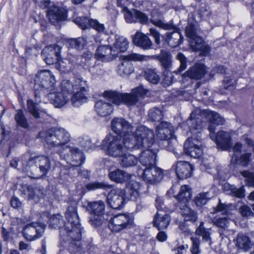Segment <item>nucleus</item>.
Masks as SVG:
<instances>
[{
	"label": "nucleus",
	"mask_w": 254,
	"mask_h": 254,
	"mask_svg": "<svg viewBox=\"0 0 254 254\" xmlns=\"http://www.w3.org/2000/svg\"><path fill=\"white\" fill-rule=\"evenodd\" d=\"M113 133H109L105 137L104 143H117L123 138V143H127L133 139L137 143H153L154 133L153 130L143 126L136 129L135 133L131 132L132 126L127 121L121 118H115L111 122Z\"/></svg>",
	"instance_id": "f257e3e1"
},
{
	"label": "nucleus",
	"mask_w": 254,
	"mask_h": 254,
	"mask_svg": "<svg viewBox=\"0 0 254 254\" xmlns=\"http://www.w3.org/2000/svg\"><path fill=\"white\" fill-rule=\"evenodd\" d=\"M66 217L67 222L65 227L60 231L61 239L66 243L67 250L71 254H81L80 224L74 208H69Z\"/></svg>",
	"instance_id": "f03ea898"
},
{
	"label": "nucleus",
	"mask_w": 254,
	"mask_h": 254,
	"mask_svg": "<svg viewBox=\"0 0 254 254\" xmlns=\"http://www.w3.org/2000/svg\"><path fill=\"white\" fill-rule=\"evenodd\" d=\"M21 162L26 171H31L33 179H40L47 174L51 168L49 159L45 156L30 157L25 154L21 157Z\"/></svg>",
	"instance_id": "7ed1b4c3"
},
{
	"label": "nucleus",
	"mask_w": 254,
	"mask_h": 254,
	"mask_svg": "<svg viewBox=\"0 0 254 254\" xmlns=\"http://www.w3.org/2000/svg\"><path fill=\"white\" fill-rule=\"evenodd\" d=\"M147 92L146 89L140 86L133 89L130 93H121L116 91L106 90L103 93V96L114 104L119 105L123 103L130 106L136 105L139 98L142 97Z\"/></svg>",
	"instance_id": "20e7f679"
},
{
	"label": "nucleus",
	"mask_w": 254,
	"mask_h": 254,
	"mask_svg": "<svg viewBox=\"0 0 254 254\" xmlns=\"http://www.w3.org/2000/svg\"><path fill=\"white\" fill-rule=\"evenodd\" d=\"M41 138L42 141L46 143H68L70 141L69 133L63 128L52 127L47 131H40L37 136Z\"/></svg>",
	"instance_id": "39448f33"
},
{
	"label": "nucleus",
	"mask_w": 254,
	"mask_h": 254,
	"mask_svg": "<svg viewBox=\"0 0 254 254\" xmlns=\"http://www.w3.org/2000/svg\"><path fill=\"white\" fill-rule=\"evenodd\" d=\"M55 84V77L49 70H40L35 75L34 86L35 90L51 91Z\"/></svg>",
	"instance_id": "423d86ee"
},
{
	"label": "nucleus",
	"mask_w": 254,
	"mask_h": 254,
	"mask_svg": "<svg viewBox=\"0 0 254 254\" xmlns=\"http://www.w3.org/2000/svg\"><path fill=\"white\" fill-rule=\"evenodd\" d=\"M149 58L146 56L138 54L132 53L126 56L123 61L118 65L117 72L121 76L128 75L134 70V67L130 61H143Z\"/></svg>",
	"instance_id": "0eeeda50"
},
{
	"label": "nucleus",
	"mask_w": 254,
	"mask_h": 254,
	"mask_svg": "<svg viewBox=\"0 0 254 254\" xmlns=\"http://www.w3.org/2000/svg\"><path fill=\"white\" fill-rule=\"evenodd\" d=\"M138 175L148 183L154 184L159 183L164 177L163 171L155 165L137 171Z\"/></svg>",
	"instance_id": "6e6552de"
},
{
	"label": "nucleus",
	"mask_w": 254,
	"mask_h": 254,
	"mask_svg": "<svg viewBox=\"0 0 254 254\" xmlns=\"http://www.w3.org/2000/svg\"><path fill=\"white\" fill-rule=\"evenodd\" d=\"M74 90H79L72 95L71 103L74 107H79L82 103L87 101L83 92H86L89 90V86L87 81L83 79L82 77L76 78L73 85Z\"/></svg>",
	"instance_id": "1a4fd4ad"
},
{
	"label": "nucleus",
	"mask_w": 254,
	"mask_h": 254,
	"mask_svg": "<svg viewBox=\"0 0 254 254\" xmlns=\"http://www.w3.org/2000/svg\"><path fill=\"white\" fill-rule=\"evenodd\" d=\"M126 191L123 189L116 188L111 189L108 194L107 201L113 209L122 208L126 202Z\"/></svg>",
	"instance_id": "9d476101"
},
{
	"label": "nucleus",
	"mask_w": 254,
	"mask_h": 254,
	"mask_svg": "<svg viewBox=\"0 0 254 254\" xmlns=\"http://www.w3.org/2000/svg\"><path fill=\"white\" fill-rule=\"evenodd\" d=\"M132 223V220L127 215L119 214L111 219L108 227L112 231L118 232L130 228Z\"/></svg>",
	"instance_id": "9b49d317"
},
{
	"label": "nucleus",
	"mask_w": 254,
	"mask_h": 254,
	"mask_svg": "<svg viewBox=\"0 0 254 254\" xmlns=\"http://www.w3.org/2000/svg\"><path fill=\"white\" fill-rule=\"evenodd\" d=\"M46 225L41 223H32L26 225L23 229L24 238L28 241H32L40 238L44 232Z\"/></svg>",
	"instance_id": "f8f14e48"
},
{
	"label": "nucleus",
	"mask_w": 254,
	"mask_h": 254,
	"mask_svg": "<svg viewBox=\"0 0 254 254\" xmlns=\"http://www.w3.org/2000/svg\"><path fill=\"white\" fill-rule=\"evenodd\" d=\"M62 47L57 44L45 47L42 51V56L47 64L56 63L61 59Z\"/></svg>",
	"instance_id": "ddd939ff"
},
{
	"label": "nucleus",
	"mask_w": 254,
	"mask_h": 254,
	"mask_svg": "<svg viewBox=\"0 0 254 254\" xmlns=\"http://www.w3.org/2000/svg\"><path fill=\"white\" fill-rule=\"evenodd\" d=\"M186 33L187 37L189 39L190 46L193 50H198L202 48L203 40L199 36L198 28L195 25L190 23L186 27Z\"/></svg>",
	"instance_id": "4468645a"
},
{
	"label": "nucleus",
	"mask_w": 254,
	"mask_h": 254,
	"mask_svg": "<svg viewBox=\"0 0 254 254\" xmlns=\"http://www.w3.org/2000/svg\"><path fill=\"white\" fill-rule=\"evenodd\" d=\"M47 16L52 24L57 25L65 20L67 11L64 8L53 5L47 10Z\"/></svg>",
	"instance_id": "2eb2a0df"
},
{
	"label": "nucleus",
	"mask_w": 254,
	"mask_h": 254,
	"mask_svg": "<svg viewBox=\"0 0 254 254\" xmlns=\"http://www.w3.org/2000/svg\"><path fill=\"white\" fill-rule=\"evenodd\" d=\"M118 55L117 51L109 45H101L98 47L95 54L97 61L109 62L113 60Z\"/></svg>",
	"instance_id": "dca6fc26"
},
{
	"label": "nucleus",
	"mask_w": 254,
	"mask_h": 254,
	"mask_svg": "<svg viewBox=\"0 0 254 254\" xmlns=\"http://www.w3.org/2000/svg\"><path fill=\"white\" fill-rule=\"evenodd\" d=\"M157 136L161 140H170V142L175 139L174 136L173 127L172 125L167 122H161L156 127Z\"/></svg>",
	"instance_id": "f3484780"
},
{
	"label": "nucleus",
	"mask_w": 254,
	"mask_h": 254,
	"mask_svg": "<svg viewBox=\"0 0 254 254\" xmlns=\"http://www.w3.org/2000/svg\"><path fill=\"white\" fill-rule=\"evenodd\" d=\"M153 144H151V145L148 146V149L143 150L140 156V163L145 168L155 165L158 149L155 148V146L153 145Z\"/></svg>",
	"instance_id": "a211bd4d"
},
{
	"label": "nucleus",
	"mask_w": 254,
	"mask_h": 254,
	"mask_svg": "<svg viewBox=\"0 0 254 254\" xmlns=\"http://www.w3.org/2000/svg\"><path fill=\"white\" fill-rule=\"evenodd\" d=\"M73 21L82 29L91 27L99 32H103L105 29L104 24L99 23L96 20L89 19L87 17H77Z\"/></svg>",
	"instance_id": "6ab92c4d"
},
{
	"label": "nucleus",
	"mask_w": 254,
	"mask_h": 254,
	"mask_svg": "<svg viewBox=\"0 0 254 254\" xmlns=\"http://www.w3.org/2000/svg\"><path fill=\"white\" fill-rule=\"evenodd\" d=\"M132 41L134 45L140 48L146 50L153 48V44L147 35L140 32H136L132 38Z\"/></svg>",
	"instance_id": "aec40b11"
},
{
	"label": "nucleus",
	"mask_w": 254,
	"mask_h": 254,
	"mask_svg": "<svg viewBox=\"0 0 254 254\" xmlns=\"http://www.w3.org/2000/svg\"><path fill=\"white\" fill-rule=\"evenodd\" d=\"M175 170L180 179H184L191 176L193 170L192 165L186 161H178L175 166Z\"/></svg>",
	"instance_id": "412c9836"
},
{
	"label": "nucleus",
	"mask_w": 254,
	"mask_h": 254,
	"mask_svg": "<svg viewBox=\"0 0 254 254\" xmlns=\"http://www.w3.org/2000/svg\"><path fill=\"white\" fill-rule=\"evenodd\" d=\"M211 221L213 225L218 229V232L221 239L227 237L228 235V219L226 217H215Z\"/></svg>",
	"instance_id": "4be33fe9"
},
{
	"label": "nucleus",
	"mask_w": 254,
	"mask_h": 254,
	"mask_svg": "<svg viewBox=\"0 0 254 254\" xmlns=\"http://www.w3.org/2000/svg\"><path fill=\"white\" fill-rule=\"evenodd\" d=\"M167 212L164 211L157 212L154 216L153 225L159 230L167 228L170 224L171 218Z\"/></svg>",
	"instance_id": "5701e85b"
},
{
	"label": "nucleus",
	"mask_w": 254,
	"mask_h": 254,
	"mask_svg": "<svg viewBox=\"0 0 254 254\" xmlns=\"http://www.w3.org/2000/svg\"><path fill=\"white\" fill-rule=\"evenodd\" d=\"M204 65L200 64H196L183 74V76L188 77L193 79H200L206 74Z\"/></svg>",
	"instance_id": "b1692460"
},
{
	"label": "nucleus",
	"mask_w": 254,
	"mask_h": 254,
	"mask_svg": "<svg viewBox=\"0 0 254 254\" xmlns=\"http://www.w3.org/2000/svg\"><path fill=\"white\" fill-rule=\"evenodd\" d=\"M48 97L51 103L53 104L56 108H61L65 105L68 101L69 99V96L65 95V93L51 92L48 94Z\"/></svg>",
	"instance_id": "393cba45"
},
{
	"label": "nucleus",
	"mask_w": 254,
	"mask_h": 254,
	"mask_svg": "<svg viewBox=\"0 0 254 254\" xmlns=\"http://www.w3.org/2000/svg\"><path fill=\"white\" fill-rule=\"evenodd\" d=\"M208 116L210 117V124L208 127L210 137L213 139L214 131L216 130V125H221L225 123V120L217 112L210 111Z\"/></svg>",
	"instance_id": "a878e982"
},
{
	"label": "nucleus",
	"mask_w": 254,
	"mask_h": 254,
	"mask_svg": "<svg viewBox=\"0 0 254 254\" xmlns=\"http://www.w3.org/2000/svg\"><path fill=\"white\" fill-rule=\"evenodd\" d=\"M65 149H68L71 153V163L73 166L78 167L84 162L85 157L82 151L77 148L65 146Z\"/></svg>",
	"instance_id": "bb28decb"
},
{
	"label": "nucleus",
	"mask_w": 254,
	"mask_h": 254,
	"mask_svg": "<svg viewBox=\"0 0 254 254\" xmlns=\"http://www.w3.org/2000/svg\"><path fill=\"white\" fill-rule=\"evenodd\" d=\"M70 207H73L74 209L75 213L76 215L77 214L76 212V208L74 206H69L67 211L65 212V218H66V221L64 222L63 220L62 216L60 214H57L55 215H54L52 216L50 219L49 221V227H50L52 228H55V229H60V231L64 228L66 222H67L66 214L67 212L69 211V208Z\"/></svg>",
	"instance_id": "cd10ccee"
},
{
	"label": "nucleus",
	"mask_w": 254,
	"mask_h": 254,
	"mask_svg": "<svg viewBox=\"0 0 254 254\" xmlns=\"http://www.w3.org/2000/svg\"><path fill=\"white\" fill-rule=\"evenodd\" d=\"M192 197V190L189 185L181 186L179 193L175 198L180 203V205L186 204Z\"/></svg>",
	"instance_id": "c85d7f7f"
},
{
	"label": "nucleus",
	"mask_w": 254,
	"mask_h": 254,
	"mask_svg": "<svg viewBox=\"0 0 254 254\" xmlns=\"http://www.w3.org/2000/svg\"><path fill=\"white\" fill-rule=\"evenodd\" d=\"M180 213L184 218L185 222H190L191 223L196 222L198 219L196 211L188 207L186 204L179 206Z\"/></svg>",
	"instance_id": "c756f323"
},
{
	"label": "nucleus",
	"mask_w": 254,
	"mask_h": 254,
	"mask_svg": "<svg viewBox=\"0 0 254 254\" xmlns=\"http://www.w3.org/2000/svg\"><path fill=\"white\" fill-rule=\"evenodd\" d=\"M101 149L105 150L106 154L118 157L124 154V147L122 144H103Z\"/></svg>",
	"instance_id": "7c9ffc66"
},
{
	"label": "nucleus",
	"mask_w": 254,
	"mask_h": 254,
	"mask_svg": "<svg viewBox=\"0 0 254 254\" xmlns=\"http://www.w3.org/2000/svg\"><path fill=\"white\" fill-rule=\"evenodd\" d=\"M95 109L97 114L102 117H106L113 111L112 105L102 100L96 102Z\"/></svg>",
	"instance_id": "2f4dec72"
},
{
	"label": "nucleus",
	"mask_w": 254,
	"mask_h": 254,
	"mask_svg": "<svg viewBox=\"0 0 254 254\" xmlns=\"http://www.w3.org/2000/svg\"><path fill=\"white\" fill-rule=\"evenodd\" d=\"M108 176L111 181L119 184L125 183L130 178L129 174L120 169H117L110 172L108 174Z\"/></svg>",
	"instance_id": "473e14b6"
},
{
	"label": "nucleus",
	"mask_w": 254,
	"mask_h": 254,
	"mask_svg": "<svg viewBox=\"0 0 254 254\" xmlns=\"http://www.w3.org/2000/svg\"><path fill=\"white\" fill-rule=\"evenodd\" d=\"M165 39L168 45L171 48H176L183 43V37L178 31L167 33Z\"/></svg>",
	"instance_id": "72a5a7b5"
},
{
	"label": "nucleus",
	"mask_w": 254,
	"mask_h": 254,
	"mask_svg": "<svg viewBox=\"0 0 254 254\" xmlns=\"http://www.w3.org/2000/svg\"><path fill=\"white\" fill-rule=\"evenodd\" d=\"M105 204L102 200L88 202L86 206L87 210L93 214H104Z\"/></svg>",
	"instance_id": "f704fd0d"
},
{
	"label": "nucleus",
	"mask_w": 254,
	"mask_h": 254,
	"mask_svg": "<svg viewBox=\"0 0 254 254\" xmlns=\"http://www.w3.org/2000/svg\"><path fill=\"white\" fill-rule=\"evenodd\" d=\"M155 56L163 68L168 70L172 67V56L169 52L162 50L160 54Z\"/></svg>",
	"instance_id": "c9c22d12"
},
{
	"label": "nucleus",
	"mask_w": 254,
	"mask_h": 254,
	"mask_svg": "<svg viewBox=\"0 0 254 254\" xmlns=\"http://www.w3.org/2000/svg\"><path fill=\"white\" fill-rule=\"evenodd\" d=\"M88 70L93 78H100L105 74L106 68L100 61L97 60L93 65L89 66Z\"/></svg>",
	"instance_id": "e433bc0d"
},
{
	"label": "nucleus",
	"mask_w": 254,
	"mask_h": 254,
	"mask_svg": "<svg viewBox=\"0 0 254 254\" xmlns=\"http://www.w3.org/2000/svg\"><path fill=\"white\" fill-rule=\"evenodd\" d=\"M253 243L247 236L239 233L236 239V246L244 251H247L253 246Z\"/></svg>",
	"instance_id": "4c0bfd02"
},
{
	"label": "nucleus",
	"mask_w": 254,
	"mask_h": 254,
	"mask_svg": "<svg viewBox=\"0 0 254 254\" xmlns=\"http://www.w3.org/2000/svg\"><path fill=\"white\" fill-rule=\"evenodd\" d=\"M184 151L186 155L194 158H199L202 153L201 145L195 144H184Z\"/></svg>",
	"instance_id": "58836bf2"
},
{
	"label": "nucleus",
	"mask_w": 254,
	"mask_h": 254,
	"mask_svg": "<svg viewBox=\"0 0 254 254\" xmlns=\"http://www.w3.org/2000/svg\"><path fill=\"white\" fill-rule=\"evenodd\" d=\"M223 190L226 194L238 198H243L245 196V191L243 186L237 188L235 186L227 184L224 185Z\"/></svg>",
	"instance_id": "ea45409f"
},
{
	"label": "nucleus",
	"mask_w": 254,
	"mask_h": 254,
	"mask_svg": "<svg viewBox=\"0 0 254 254\" xmlns=\"http://www.w3.org/2000/svg\"><path fill=\"white\" fill-rule=\"evenodd\" d=\"M128 44L129 42L126 38L122 36L116 35L115 42L113 47L118 54L119 52L126 51L128 47Z\"/></svg>",
	"instance_id": "a19ab883"
},
{
	"label": "nucleus",
	"mask_w": 254,
	"mask_h": 254,
	"mask_svg": "<svg viewBox=\"0 0 254 254\" xmlns=\"http://www.w3.org/2000/svg\"><path fill=\"white\" fill-rule=\"evenodd\" d=\"M121 158L120 161L121 166L124 168H127L135 166L138 160L135 156L131 154H127L124 153L123 155H121Z\"/></svg>",
	"instance_id": "79ce46f5"
},
{
	"label": "nucleus",
	"mask_w": 254,
	"mask_h": 254,
	"mask_svg": "<svg viewBox=\"0 0 254 254\" xmlns=\"http://www.w3.org/2000/svg\"><path fill=\"white\" fill-rule=\"evenodd\" d=\"M114 186L110 185L107 182H92L86 185V189L89 191L95 190L97 189H102L103 190H108L112 189Z\"/></svg>",
	"instance_id": "37998d69"
},
{
	"label": "nucleus",
	"mask_w": 254,
	"mask_h": 254,
	"mask_svg": "<svg viewBox=\"0 0 254 254\" xmlns=\"http://www.w3.org/2000/svg\"><path fill=\"white\" fill-rule=\"evenodd\" d=\"M187 124L191 132L201 131L202 127V122L199 118H193L191 114L187 121Z\"/></svg>",
	"instance_id": "c03bdc74"
},
{
	"label": "nucleus",
	"mask_w": 254,
	"mask_h": 254,
	"mask_svg": "<svg viewBox=\"0 0 254 254\" xmlns=\"http://www.w3.org/2000/svg\"><path fill=\"white\" fill-rule=\"evenodd\" d=\"M210 229H207L204 227V223L201 222L199 226L195 230V234L201 236L204 241L208 242L211 241V233L210 232Z\"/></svg>",
	"instance_id": "a18cd8bd"
},
{
	"label": "nucleus",
	"mask_w": 254,
	"mask_h": 254,
	"mask_svg": "<svg viewBox=\"0 0 254 254\" xmlns=\"http://www.w3.org/2000/svg\"><path fill=\"white\" fill-rule=\"evenodd\" d=\"M67 43L71 48L81 50L87 44V41L85 38L80 37L77 38L69 39L68 40Z\"/></svg>",
	"instance_id": "49530a36"
},
{
	"label": "nucleus",
	"mask_w": 254,
	"mask_h": 254,
	"mask_svg": "<svg viewBox=\"0 0 254 254\" xmlns=\"http://www.w3.org/2000/svg\"><path fill=\"white\" fill-rule=\"evenodd\" d=\"M211 139L216 143H230L231 136L228 132L221 130L218 132L216 135L214 134L213 139Z\"/></svg>",
	"instance_id": "de8ad7c7"
},
{
	"label": "nucleus",
	"mask_w": 254,
	"mask_h": 254,
	"mask_svg": "<svg viewBox=\"0 0 254 254\" xmlns=\"http://www.w3.org/2000/svg\"><path fill=\"white\" fill-rule=\"evenodd\" d=\"M252 153H246L242 154L240 157L234 154L232 157V160H235L236 164H239L243 166H247L251 160Z\"/></svg>",
	"instance_id": "09e8293b"
},
{
	"label": "nucleus",
	"mask_w": 254,
	"mask_h": 254,
	"mask_svg": "<svg viewBox=\"0 0 254 254\" xmlns=\"http://www.w3.org/2000/svg\"><path fill=\"white\" fill-rule=\"evenodd\" d=\"M216 144V147L221 150L231 151L234 153H240L242 149V144Z\"/></svg>",
	"instance_id": "8fccbe9b"
},
{
	"label": "nucleus",
	"mask_w": 254,
	"mask_h": 254,
	"mask_svg": "<svg viewBox=\"0 0 254 254\" xmlns=\"http://www.w3.org/2000/svg\"><path fill=\"white\" fill-rule=\"evenodd\" d=\"M149 119L152 122H159L163 117V111L158 108H153L148 112Z\"/></svg>",
	"instance_id": "3c124183"
},
{
	"label": "nucleus",
	"mask_w": 254,
	"mask_h": 254,
	"mask_svg": "<svg viewBox=\"0 0 254 254\" xmlns=\"http://www.w3.org/2000/svg\"><path fill=\"white\" fill-rule=\"evenodd\" d=\"M239 177L242 176L245 178L246 184L249 187H254V173L249 170L240 171L237 173Z\"/></svg>",
	"instance_id": "603ef678"
},
{
	"label": "nucleus",
	"mask_w": 254,
	"mask_h": 254,
	"mask_svg": "<svg viewBox=\"0 0 254 254\" xmlns=\"http://www.w3.org/2000/svg\"><path fill=\"white\" fill-rule=\"evenodd\" d=\"M144 76L147 80L153 84H157L160 80V77L155 69H146L144 72Z\"/></svg>",
	"instance_id": "864d4df0"
},
{
	"label": "nucleus",
	"mask_w": 254,
	"mask_h": 254,
	"mask_svg": "<svg viewBox=\"0 0 254 254\" xmlns=\"http://www.w3.org/2000/svg\"><path fill=\"white\" fill-rule=\"evenodd\" d=\"M15 121L18 126L21 127L27 128L29 124L21 110H18L14 116Z\"/></svg>",
	"instance_id": "5fc2aeb1"
},
{
	"label": "nucleus",
	"mask_w": 254,
	"mask_h": 254,
	"mask_svg": "<svg viewBox=\"0 0 254 254\" xmlns=\"http://www.w3.org/2000/svg\"><path fill=\"white\" fill-rule=\"evenodd\" d=\"M71 66L67 61H65V59H61L58 62L57 68L62 72L67 73L73 71L74 68H70Z\"/></svg>",
	"instance_id": "6e6d98bb"
},
{
	"label": "nucleus",
	"mask_w": 254,
	"mask_h": 254,
	"mask_svg": "<svg viewBox=\"0 0 254 254\" xmlns=\"http://www.w3.org/2000/svg\"><path fill=\"white\" fill-rule=\"evenodd\" d=\"M126 191V200H135L138 196V191L136 189H134L130 184H128L125 189H123Z\"/></svg>",
	"instance_id": "4d7b16f0"
},
{
	"label": "nucleus",
	"mask_w": 254,
	"mask_h": 254,
	"mask_svg": "<svg viewBox=\"0 0 254 254\" xmlns=\"http://www.w3.org/2000/svg\"><path fill=\"white\" fill-rule=\"evenodd\" d=\"M209 199L208 192H200L195 197V203L197 206L201 207L206 204Z\"/></svg>",
	"instance_id": "13d9d810"
},
{
	"label": "nucleus",
	"mask_w": 254,
	"mask_h": 254,
	"mask_svg": "<svg viewBox=\"0 0 254 254\" xmlns=\"http://www.w3.org/2000/svg\"><path fill=\"white\" fill-rule=\"evenodd\" d=\"M73 84H72L69 81L64 80L62 82V92L65 93V95L69 96V97L71 100V95L72 92L74 91Z\"/></svg>",
	"instance_id": "bf43d9fd"
},
{
	"label": "nucleus",
	"mask_w": 254,
	"mask_h": 254,
	"mask_svg": "<svg viewBox=\"0 0 254 254\" xmlns=\"http://www.w3.org/2000/svg\"><path fill=\"white\" fill-rule=\"evenodd\" d=\"M80 57L76 55H73L71 53H68L65 61H67L70 64V68H74L75 69L78 65L80 64L79 60Z\"/></svg>",
	"instance_id": "052dcab7"
},
{
	"label": "nucleus",
	"mask_w": 254,
	"mask_h": 254,
	"mask_svg": "<svg viewBox=\"0 0 254 254\" xmlns=\"http://www.w3.org/2000/svg\"><path fill=\"white\" fill-rule=\"evenodd\" d=\"M27 105L28 112L30 113L34 118H39L40 116L38 110L37 103H35L32 100H29L27 101Z\"/></svg>",
	"instance_id": "680f3d73"
},
{
	"label": "nucleus",
	"mask_w": 254,
	"mask_h": 254,
	"mask_svg": "<svg viewBox=\"0 0 254 254\" xmlns=\"http://www.w3.org/2000/svg\"><path fill=\"white\" fill-rule=\"evenodd\" d=\"M27 189L29 199L37 200L40 197V195L42 194L40 189H34L32 186H29L27 187Z\"/></svg>",
	"instance_id": "e2e57ef3"
},
{
	"label": "nucleus",
	"mask_w": 254,
	"mask_h": 254,
	"mask_svg": "<svg viewBox=\"0 0 254 254\" xmlns=\"http://www.w3.org/2000/svg\"><path fill=\"white\" fill-rule=\"evenodd\" d=\"M231 204L226 205L225 203H221L220 200H219V203L214 208L215 212H221L223 215H228L230 214V206Z\"/></svg>",
	"instance_id": "0e129e2a"
},
{
	"label": "nucleus",
	"mask_w": 254,
	"mask_h": 254,
	"mask_svg": "<svg viewBox=\"0 0 254 254\" xmlns=\"http://www.w3.org/2000/svg\"><path fill=\"white\" fill-rule=\"evenodd\" d=\"M151 22L155 26L165 30H171L175 28L172 23H164L160 20L151 19Z\"/></svg>",
	"instance_id": "69168bd1"
},
{
	"label": "nucleus",
	"mask_w": 254,
	"mask_h": 254,
	"mask_svg": "<svg viewBox=\"0 0 254 254\" xmlns=\"http://www.w3.org/2000/svg\"><path fill=\"white\" fill-rule=\"evenodd\" d=\"M192 242L191 252L192 254H199L200 253L199 246L200 240L199 238L192 237L190 238Z\"/></svg>",
	"instance_id": "338daca9"
},
{
	"label": "nucleus",
	"mask_w": 254,
	"mask_h": 254,
	"mask_svg": "<svg viewBox=\"0 0 254 254\" xmlns=\"http://www.w3.org/2000/svg\"><path fill=\"white\" fill-rule=\"evenodd\" d=\"M239 212L243 217H250L254 216V213L247 205L243 204L239 207Z\"/></svg>",
	"instance_id": "774afa93"
}]
</instances>
